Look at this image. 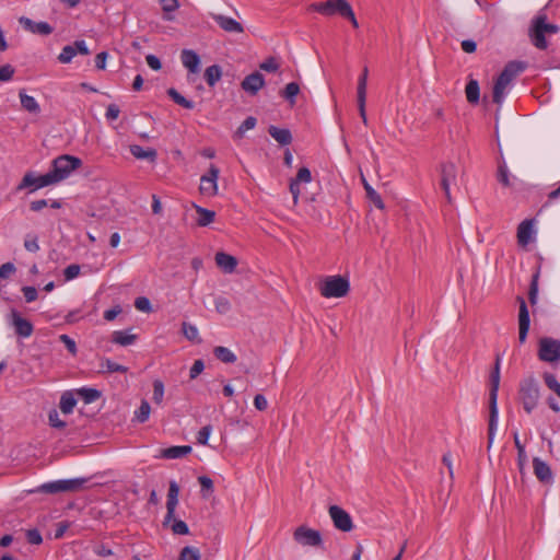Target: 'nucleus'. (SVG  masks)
<instances>
[{"instance_id": "obj_1", "label": "nucleus", "mask_w": 560, "mask_h": 560, "mask_svg": "<svg viewBox=\"0 0 560 560\" xmlns=\"http://www.w3.org/2000/svg\"><path fill=\"white\" fill-rule=\"evenodd\" d=\"M102 476H92V477H80L73 479H62L51 482H45L34 490L38 491H68V490H77L79 488H84L85 490H90L97 487H106L108 485L107 481L103 480Z\"/></svg>"}, {"instance_id": "obj_2", "label": "nucleus", "mask_w": 560, "mask_h": 560, "mask_svg": "<svg viewBox=\"0 0 560 560\" xmlns=\"http://www.w3.org/2000/svg\"><path fill=\"white\" fill-rule=\"evenodd\" d=\"M500 363L501 358L497 354L494 366L490 373L489 389V425H488V443L489 446L493 442L494 432L498 424V392L500 387Z\"/></svg>"}, {"instance_id": "obj_3", "label": "nucleus", "mask_w": 560, "mask_h": 560, "mask_svg": "<svg viewBox=\"0 0 560 560\" xmlns=\"http://www.w3.org/2000/svg\"><path fill=\"white\" fill-rule=\"evenodd\" d=\"M527 68V63L525 61L513 60L509 61L502 72L497 78L493 91H492V101L497 105L501 106L505 96L506 86L525 69Z\"/></svg>"}, {"instance_id": "obj_4", "label": "nucleus", "mask_w": 560, "mask_h": 560, "mask_svg": "<svg viewBox=\"0 0 560 560\" xmlns=\"http://www.w3.org/2000/svg\"><path fill=\"white\" fill-rule=\"evenodd\" d=\"M547 15L539 14L534 21L533 25L529 30V36L532 38L533 44L538 49H546L548 47V43L546 40L545 34H556L559 32V26L556 24L547 23Z\"/></svg>"}, {"instance_id": "obj_5", "label": "nucleus", "mask_w": 560, "mask_h": 560, "mask_svg": "<svg viewBox=\"0 0 560 560\" xmlns=\"http://www.w3.org/2000/svg\"><path fill=\"white\" fill-rule=\"evenodd\" d=\"M82 165V161L73 155H60L52 161L49 174L55 184L66 179L74 170Z\"/></svg>"}, {"instance_id": "obj_6", "label": "nucleus", "mask_w": 560, "mask_h": 560, "mask_svg": "<svg viewBox=\"0 0 560 560\" xmlns=\"http://www.w3.org/2000/svg\"><path fill=\"white\" fill-rule=\"evenodd\" d=\"M539 396V384L533 376L520 383L518 397L527 413H530L537 407Z\"/></svg>"}, {"instance_id": "obj_7", "label": "nucleus", "mask_w": 560, "mask_h": 560, "mask_svg": "<svg viewBox=\"0 0 560 560\" xmlns=\"http://www.w3.org/2000/svg\"><path fill=\"white\" fill-rule=\"evenodd\" d=\"M319 291L324 298H343L350 291V283L345 277L330 276L324 280Z\"/></svg>"}, {"instance_id": "obj_8", "label": "nucleus", "mask_w": 560, "mask_h": 560, "mask_svg": "<svg viewBox=\"0 0 560 560\" xmlns=\"http://www.w3.org/2000/svg\"><path fill=\"white\" fill-rule=\"evenodd\" d=\"M538 358L540 361L548 363L560 361V340L551 337L540 338Z\"/></svg>"}, {"instance_id": "obj_9", "label": "nucleus", "mask_w": 560, "mask_h": 560, "mask_svg": "<svg viewBox=\"0 0 560 560\" xmlns=\"http://www.w3.org/2000/svg\"><path fill=\"white\" fill-rule=\"evenodd\" d=\"M441 180L440 185L443 189L448 202H452L451 188L457 186L458 170L455 163L444 162L440 164Z\"/></svg>"}, {"instance_id": "obj_10", "label": "nucleus", "mask_w": 560, "mask_h": 560, "mask_svg": "<svg viewBox=\"0 0 560 560\" xmlns=\"http://www.w3.org/2000/svg\"><path fill=\"white\" fill-rule=\"evenodd\" d=\"M294 540L302 546L318 547L323 539L318 530L308 528L304 525L299 526L293 533Z\"/></svg>"}, {"instance_id": "obj_11", "label": "nucleus", "mask_w": 560, "mask_h": 560, "mask_svg": "<svg viewBox=\"0 0 560 560\" xmlns=\"http://www.w3.org/2000/svg\"><path fill=\"white\" fill-rule=\"evenodd\" d=\"M220 170L211 164L208 173L202 175L200 178L199 191L205 196H215L218 194V184L217 180L219 178Z\"/></svg>"}, {"instance_id": "obj_12", "label": "nucleus", "mask_w": 560, "mask_h": 560, "mask_svg": "<svg viewBox=\"0 0 560 560\" xmlns=\"http://www.w3.org/2000/svg\"><path fill=\"white\" fill-rule=\"evenodd\" d=\"M9 323L14 328L16 336L20 338H28L34 331L33 324L14 308L10 312Z\"/></svg>"}, {"instance_id": "obj_13", "label": "nucleus", "mask_w": 560, "mask_h": 560, "mask_svg": "<svg viewBox=\"0 0 560 560\" xmlns=\"http://www.w3.org/2000/svg\"><path fill=\"white\" fill-rule=\"evenodd\" d=\"M329 515L337 529L342 532H350L353 528L351 516L343 509L338 505H331L329 508Z\"/></svg>"}, {"instance_id": "obj_14", "label": "nucleus", "mask_w": 560, "mask_h": 560, "mask_svg": "<svg viewBox=\"0 0 560 560\" xmlns=\"http://www.w3.org/2000/svg\"><path fill=\"white\" fill-rule=\"evenodd\" d=\"M54 184L55 179L51 178L49 172L40 176H34V174L30 172L23 176L21 183L18 186V190H22L31 186H34L33 190H35Z\"/></svg>"}, {"instance_id": "obj_15", "label": "nucleus", "mask_w": 560, "mask_h": 560, "mask_svg": "<svg viewBox=\"0 0 560 560\" xmlns=\"http://www.w3.org/2000/svg\"><path fill=\"white\" fill-rule=\"evenodd\" d=\"M517 302L520 304L518 308V340L521 343H524L527 338V334L530 326L529 312L527 308V304L522 296H517Z\"/></svg>"}, {"instance_id": "obj_16", "label": "nucleus", "mask_w": 560, "mask_h": 560, "mask_svg": "<svg viewBox=\"0 0 560 560\" xmlns=\"http://www.w3.org/2000/svg\"><path fill=\"white\" fill-rule=\"evenodd\" d=\"M347 0H326L324 2H315L310 5V9L324 15H334L342 12Z\"/></svg>"}, {"instance_id": "obj_17", "label": "nucleus", "mask_w": 560, "mask_h": 560, "mask_svg": "<svg viewBox=\"0 0 560 560\" xmlns=\"http://www.w3.org/2000/svg\"><path fill=\"white\" fill-rule=\"evenodd\" d=\"M20 25L32 34H38L43 36L50 35L54 32V27L47 22H34L30 18L21 16L19 19Z\"/></svg>"}, {"instance_id": "obj_18", "label": "nucleus", "mask_w": 560, "mask_h": 560, "mask_svg": "<svg viewBox=\"0 0 560 560\" xmlns=\"http://www.w3.org/2000/svg\"><path fill=\"white\" fill-rule=\"evenodd\" d=\"M264 86L265 78L258 71L246 75L241 82L242 90L252 96L256 95Z\"/></svg>"}, {"instance_id": "obj_19", "label": "nucleus", "mask_w": 560, "mask_h": 560, "mask_svg": "<svg viewBox=\"0 0 560 560\" xmlns=\"http://www.w3.org/2000/svg\"><path fill=\"white\" fill-rule=\"evenodd\" d=\"M210 16L215 23L226 33L231 34H242L244 33V26L233 18L218 14V13H210Z\"/></svg>"}, {"instance_id": "obj_20", "label": "nucleus", "mask_w": 560, "mask_h": 560, "mask_svg": "<svg viewBox=\"0 0 560 560\" xmlns=\"http://www.w3.org/2000/svg\"><path fill=\"white\" fill-rule=\"evenodd\" d=\"M191 451L192 448L190 445H174L166 448H161L155 457L164 459H177L189 455Z\"/></svg>"}, {"instance_id": "obj_21", "label": "nucleus", "mask_w": 560, "mask_h": 560, "mask_svg": "<svg viewBox=\"0 0 560 560\" xmlns=\"http://www.w3.org/2000/svg\"><path fill=\"white\" fill-rule=\"evenodd\" d=\"M180 61L183 66L191 73H198L200 70V57L191 49H183L180 52Z\"/></svg>"}, {"instance_id": "obj_22", "label": "nucleus", "mask_w": 560, "mask_h": 560, "mask_svg": "<svg viewBox=\"0 0 560 560\" xmlns=\"http://www.w3.org/2000/svg\"><path fill=\"white\" fill-rule=\"evenodd\" d=\"M533 468L535 476L544 483L548 485L552 481L553 475L550 466L538 457L533 459Z\"/></svg>"}, {"instance_id": "obj_23", "label": "nucleus", "mask_w": 560, "mask_h": 560, "mask_svg": "<svg viewBox=\"0 0 560 560\" xmlns=\"http://www.w3.org/2000/svg\"><path fill=\"white\" fill-rule=\"evenodd\" d=\"M214 259L217 266L225 273L234 272L237 267V259L224 252H218Z\"/></svg>"}, {"instance_id": "obj_24", "label": "nucleus", "mask_w": 560, "mask_h": 560, "mask_svg": "<svg viewBox=\"0 0 560 560\" xmlns=\"http://www.w3.org/2000/svg\"><path fill=\"white\" fill-rule=\"evenodd\" d=\"M268 133L280 144L289 145L292 142V133L287 128H278L273 125L269 126Z\"/></svg>"}, {"instance_id": "obj_25", "label": "nucleus", "mask_w": 560, "mask_h": 560, "mask_svg": "<svg viewBox=\"0 0 560 560\" xmlns=\"http://www.w3.org/2000/svg\"><path fill=\"white\" fill-rule=\"evenodd\" d=\"M533 233V221L524 220L517 228L518 244L522 246H526L530 242Z\"/></svg>"}, {"instance_id": "obj_26", "label": "nucleus", "mask_w": 560, "mask_h": 560, "mask_svg": "<svg viewBox=\"0 0 560 560\" xmlns=\"http://www.w3.org/2000/svg\"><path fill=\"white\" fill-rule=\"evenodd\" d=\"M129 150L130 153L138 160H148L150 162H154L158 156L156 151L152 148L144 149L141 145L132 144L129 147Z\"/></svg>"}, {"instance_id": "obj_27", "label": "nucleus", "mask_w": 560, "mask_h": 560, "mask_svg": "<svg viewBox=\"0 0 560 560\" xmlns=\"http://www.w3.org/2000/svg\"><path fill=\"white\" fill-rule=\"evenodd\" d=\"M194 208L198 214L197 224L199 226H208L214 221L215 212L206 208H202L194 203Z\"/></svg>"}, {"instance_id": "obj_28", "label": "nucleus", "mask_w": 560, "mask_h": 560, "mask_svg": "<svg viewBox=\"0 0 560 560\" xmlns=\"http://www.w3.org/2000/svg\"><path fill=\"white\" fill-rule=\"evenodd\" d=\"M205 80L210 88H213L222 77V68L219 65L209 66L203 73Z\"/></svg>"}, {"instance_id": "obj_29", "label": "nucleus", "mask_w": 560, "mask_h": 560, "mask_svg": "<svg viewBox=\"0 0 560 560\" xmlns=\"http://www.w3.org/2000/svg\"><path fill=\"white\" fill-rule=\"evenodd\" d=\"M75 405H77V399L74 397V394L71 390H67L61 395L60 401H59V408L63 413H66V415L71 413L73 411V408L75 407Z\"/></svg>"}, {"instance_id": "obj_30", "label": "nucleus", "mask_w": 560, "mask_h": 560, "mask_svg": "<svg viewBox=\"0 0 560 560\" xmlns=\"http://www.w3.org/2000/svg\"><path fill=\"white\" fill-rule=\"evenodd\" d=\"M465 93L468 103L478 104L480 100V88L478 81L474 79L469 80L466 85Z\"/></svg>"}, {"instance_id": "obj_31", "label": "nucleus", "mask_w": 560, "mask_h": 560, "mask_svg": "<svg viewBox=\"0 0 560 560\" xmlns=\"http://www.w3.org/2000/svg\"><path fill=\"white\" fill-rule=\"evenodd\" d=\"M19 96H20L21 105L25 110L33 113V114H37L40 112V107H39L37 101L33 96L27 95L24 91H21L19 93Z\"/></svg>"}, {"instance_id": "obj_32", "label": "nucleus", "mask_w": 560, "mask_h": 560, "mask_svg": "<svg viewBox=\"0 0 560 560\" xmlns=\"http://www.w3.org/2000/svg\"><path fill=\"white\" fill-rule=\"evenodd\" d=\"M300 93V85L296 82H290L280 91V96L289 102L291 106L295 105V97Z\"/></svg>"}, {"instance_id": "obj_33", "label": "nucleus", "mask_w": 560, "mask_h": 560, "mask_svg": "<svg viewBox=\"0 0 560 560\" xmlns=\"http://www.w3.org/2000/svg\"><path fill=\"white\" fill-rule=\"evenodd\" d=\"M166 93L177 105L186 109H192L195 107V103L183 96L176 89L170 88Z\"/></svg>"}, {"instance_id": "obj_34", "label": "nucleus", "mask_w": 560, "mask_h": 560, "mask_svg": "<svg viewBox=\"0 0 560 560\" xmlns=\"http://www.w3.org/2000/svg\"><path fill=\"white\" fill-rule=\"evenodd\" d=\"M178 493L179 492H168L167 494V501H166V515L164 518V523H168L172 520H174L175 516V509L178 504Z\"/></svg>"}, {"instance_id": "obj_35", "label": "nucleus", "mask_w": 560, "mask_h": 560, "mask_svg": "<svg viewBox=\"0 0 560 560\" xmlns=\"http://www.w3.org/2000/svg\"><path fill=\"white\" fill-rule=\"evenodd\" d=\"M75 394L85 402L91 404L97 400L102 393L95 388L82 387L75 390Z\"/></svg>"}, {"instance_id": "obj_36", "label": "nucleus", "mask_w": 560, "mask_h": 560, "mask_svg": "<svg viewBox=\"0 0 560 560\" xmlns=\"http://www.w3.org/2000/svg\"><path fill=\"white\" fill-rule=\"evenodd\" d=\"M214 357L223 363H234L236 355L226 347L218 346L213 349Z\"/></svg>"}, {"instance_id": "obj_37", "label": "nucleus", "mask_w": 560, "mask_h": 560, "mask_svg": "<svg viewBox=\"0 0 560 560\" xmlns=\"http://www.w3.org/2000/svg\"><path fill=\"white\" fill-rule=\"evenodd\" d=\"M136 335L127 334L125 331L118 330L114 331L112 336V341L120 345V346H129L132 345L136 340Z\"/></svg>"}, {"instance_id": "obj_38", "label": "nucleus", "mask_w": 560, "mask_h": 560, "mask_svg": "<svg viewBox=\"0 0 560 560\" xmlns=\"http://www.w3.org/2000/svg\"><path fill=\"white\" fill-rule=\"evenodd\" d=\"M160 3L162 5V10L164 12L163 19L165 21H173L174 16L170 15V13L176 11L179 7V3L177 0H160Z\"/></svg>"}, {"instance_id": "obj_39", "label": "nucleus", "mask_w": 560, "mask_h": 560, "mask_svg": "<svg viewBox=\"0 0 560 560\" xmlns=\"http://www.w3.org/2000/svg\"><path fill=\"white\" fill-rule=\"evenodd\" d=\"M182 331H183L184 336L189 341H196L198 343L201 342V339L199 338L198 329H197V327L195 325H191L189 323L184 322L182 324Z\"/></svg>"}, {"instance_id": "obj_40", "label": "nucleus", "mask_w": 560, "mask_h": 560, "mask_svg": "<svg viewBox=\"0 0 560 560\" xmlns=\"http://www.w3.org/2000/svg\"><path fill=\"white\" fill-rule=\"evenodd\" d=\"M257 124V119L253 116H248L237 128L234 133V138L241 139L247 130L254 129Z\"/></svg>"}, {"instance_id": "obj_41", "label": "nucleus", "mask_w": 560, "mask_h": 560, "mask_svg": "<svg viewBox=\"0 0 560 560\" xmlns=\"http://www.w3.org/2000/svg\"><path fill=\"white\" fill-rule=\"evenodd\" d=\"M538 279H539V272L533 275L529 291H528V300L532 305H535L537 303L538 298Z\"/></svg>"}, {"instance_id": "obj_42", "label": "nucleus", "mask_w": 560, "mask_h": 560, "mask_svg": "<svg viewBox=\"0 0 560 560\" xmlns=\"http://www.w3.org/2000/svg\"><path fill=\"white\" fill-rule=\"evenodd\" d=\"M101 368L109 373H114V372L126 373L128 371L127 366L118 364V363L112 361L110 359H104L101 363Z\"/></svg>"}, {"instance_id": "obj_43", "label": "nucleus", "mask_w": 560, "mask_h": 560, "mask_svg": "<svg viewBox=\"0 0 560 560\" xmlns=\"http://www.w3.org/2000/svg\"><path fill=\"white\" fill-rule=\"evenodd\" d=\"M368 74V67H364L358 80L357 97H366Z\"/></svg>"}, {"instance_id": "obj_44", "label": "nucleus", "mask_w": 560, "mask_h": 560, "mask_svg": "<svg viewBox=\"0 0 560 560\" xmlns=\"http://www.w3.org/2000/svg\"><path fill=\"white\" fill-rule=\"evenodd\" d=\"M178 560H200L199 549L190 546L184 547Z\"/></svg>"}, {"instance_id": "obj_45", "label": "nucleus", "mask_w": 560, "mask_h": 560, "mask_svg": "<svg viewBox=\"0 0 560 560\" xmlns=\"http://www.w3.org/2000/svg\"><path fill=\"white\" fill-rule=\"evenodd\" d=\"M75 50L72 45H67L62 48L61 52L58 56V61L60 63H70L72 59L75 57Z\"/></svg>"}, {"instance_id": "obj_46", "label": "nucleus", "mask_w": 560, "mask_h": 560, "mask_svg": "<svg viewBox=\"0 0 560 560\" xmlns=\"http://www.w3.org/2000/svg\"><path fill=\"white\" fill-rule=\"evenodd\" d=\"M151 411L150 404L147 400H142L139 409L136 411V419L143 423L149 419Z\"/></svg>"}, {"instance_id": "obj_47", "label": "nucleus", "mask_w": 560, "mask_h": 560, "mask_svg": "<svg viewBox=\"0 0 560 560\" xmlns=\"http://www.w3.org/2000/svg\"><path fill=\"white\" fill-rule=\"evenodd\" d=\"M24 248L27 252L36 253L39 250L38 237L35 234L28 233L24 240Z\"/></svg>"}, {"instance_id": "obj_48", "label": "nucleus", "mask_w": 560, "mask_h": 560, "mask_svg": "<svg viewBox=\"0 0 560 560\" xmlns=\"http://www.w3.org/2000/svg\"><path fill=\"white\" fill-rule=\"evenodd\" d=\"M164 396V384L160 380L153 382V401L160 405L163 401Z\"/></svg>"}, {"instance_id": "obj_49", "label": "nucleus", "mask_w": 560, "mask_h": 560, "mask_svg": "<svg viewBox=\"0 0 560 560\" xmlns=\"http://www.w3.org/2000/svg\"><path fill=\"white\" fill-rule=\"evenodd\" d=\"M497 177H498V180L504 187H510L511 186L510 174H509V170H508L505 163H502V164L499 165Z\"/></svg>"}, {"instance_id": "obj_50", "label": "nucleus", "mask_w": 560, "mask_h": 560, "mask_svg": "<svg viewBox=\"0 0 560 560\" xmlns=\"http://www.w3.org/2000/svg\"><path fill=\"white\" fill-rule=\"evenodd\" d=\"M544 381L547 387L553 390L560 397V383L557 381L556 375L551 373H545Z\"/></svg>"}, {"instance_id": "obj_51", "label": "nucleus", "mask_w": 560, "mask_h": 560, "mask_svg": "<svg viewBox=\"0 0 560 560\" xmlns=\"http://www.w3.org/2000/svg\"><path fill=\"white\" fill-rule=\"evenodd\" d=\"M48 421L52 428L65 429L67 423L59 418V413L56 409H51L48 413Z\"/></svg>"}, {"instance_id": "obj_52", "label": "nucleus", "mask_w": 560, "mask_h": 560, "mask_svg": "<svg viewBox=\"0 0 560 560\" xmlns=\"http://www.w3.org/2000/svg\"><path fill=\"white\" fill-rule=\"evenodd\" d=\"M215 311L220 314H226L231 311V303L224 296H218L214 301Z\"/></svg>"}, {"instance_id": "obj_53", "label": "nucleus", "mask_w": 560, "mask_h": 560, "mask_svg": "<svg viewBox=\"0 0 560 560\" xmlns=\"http://www.w3.org/2000/svg\"><path fill=\"white\" fill-rule=\"evenodd\" d=\"M15 73V69L10 63L0 66V82L10 81Z\"/></svg>"}, {"instance_id": "obj_54", "label": "nucleus", "mask_w": 560, "mask_h": 560, "mask_svg": "<svg viewBox=\"0 0 560 560\" xmlns=\"http://www.w3.org/2000/svg\"><path fill=\"white\" fill-rule=\"evenodd\" d=\"M135 307L138 311H141V312H144V313H150L152 311L151 302L145 296L137 298L136 301H135Z\"/></svg>"}, {"instance_id": "obj_55", "label": "nucleus", "mask_w": 560, "mask_h": 560, "mask_svg": "<svg viewBox=\"0 0 560 560\" xmlns=\"http://www.w3.org/2000/svg\"><path fill=\"white\" fill-rule=\"evenodd\" d=\"M59 340L66 346L67 350L72 355L77 354V352H78L77 343L70 336L62 334L59 336Z\"/></svg>"}, {"instance_id": "obj_56", "label": "nucleus", "mask_w": 560, "mask_h": 560, "mask_svg": "<svg viewBox=\"0 0 560 560\" xmlns=\"http://www.w3.org/2000/svg\"><path fill=\"white\" fill-rule=\"evenodd\" d=\"M366 197L374 203L377 209H384V202L378 192H376L372 187H368Z\"/></svg>"}, {"instance_id": "obj_57", "label": "nucleus", "mask_w": 560, "mask_h": 560, "mask_svg": "<svg viewBox=\"0 0 560 560\" xmlns=\"http://www.w3.org/2000/svg\"><path fill=\"white\" fill-rule=\"evenodd\" d=\"M172 530L176 535H187L189 533L188 525L180 520H173Z\"/></svg>"}, {"instance_id": "obj_58", "label": "nucleus", "mask_w": 560, "mask_h": 560, "mask_svg": "<svg viewBox=\"0 0 560 560\" xmlns=\"http://www.w3.org/2000/svg\"><path fill=\"white\" fill-rule=\"evenodd\" d=\"M80 266L77 265V264H71L69 265L65 270H63V276H65V279L67 281H70L72 279H74L75 277L79 276L80 273Z\"/></svg>"}, {"instance_id": "obj_59", "label": "nucleus", "mask_w": 560, "mask_h": 560, "mask_svg": "<svg viewBox=\"0 0 560 560\" xmlns=\"http://www.w3.org/2000/svg\"><path fill=\"white\" fill-rule=\"evenodd\" d=\"M16 271V268L14 264L12 262H5L0 266V279H8L12 275H14Z\"/></svg>"}, {"instance_id": "obj_60", "label": "nucleus", "mask_w": 560, "mask_h": 560, "mask_svg": "<svg viewBox=\"0 0 560 560\" xmlns=\"http://www.w3.org/2000/svg\"><path fill=\"white\" fill-rule=\"evenodd\" d=\"M259 68L267 72H276L279 69V65L273 57H269L260 63Z\"/></svg>"}, {"instance_id": "obj_61", "label": "nucleus", "mask_w": 560, "mask_h": 560, "mask_svg": "<svg viewBox=\"0 0 560 560\" xmlns=\"http://www.w3.org/2000/svg\"><path fill=\"white\" fill-rule=\"evenodd\" d=\"M26 539L32 545H39L43 541L42 535L36 528H32L26 532Z\"/></svg>"}, {"instance_id": "obj_62", "label": "nucleus", "mask_w": 560, "mask_h": 560, "mask_svg": "<svg viewBox=\"0 0 560 560\" xmlns=\"http://www.w3.org/2000/svg\"><path fill=\"white\" fill-rule=\"evenodd\" d=\"M211 431L212 427L210 424L202 427L197 434L198 443L202 445L207 444Z\"/></svg>"}, {"instance_id": "obj_63", "label": "nucleus", "mask_w": 560, "mask_h": 560, "mask_svg": "<svg viewBox=\"0 0 560 560\" xmlns=\"http://www.w3.org/2000/svg\"><path fill=\"white\" fill-rule=\"evenodd\" d=\"M294 179L299 183H310L312 180L311 171L307 167H301Z\"/></svg>"}, {"instance_id": "obj_64", "label": "nucleus", "mask_w": 560, "mask_h": 560, "mask_svg": "<svg viewBox=\"0 0 560 560\" xmlns=\"http://www.w3.org/2000/svg\"><path fill=\"white\" fill-rule=\"evenodd\" d=\"M22 292L27 303L34 302L37 299V290L34 287H23Z\"/></svg>"}]
</instances>
